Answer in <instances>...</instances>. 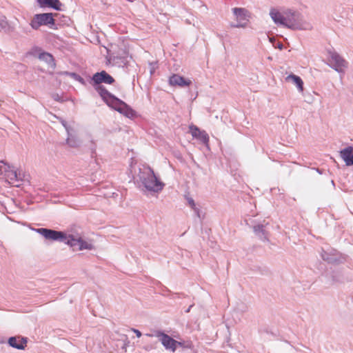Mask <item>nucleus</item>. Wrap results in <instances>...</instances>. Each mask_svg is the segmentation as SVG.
Masks as SVG:
<instances>
[{"label": "nucleus", "mask_w": 353, "mask_h": 353, "mask_svg": "<svg viewBox=\"0 0 353 353\" xmlns=\"http://www.w3.org/2000/svg\"><path fill=\"white\" fill-rule=\"evenodd\" d=\"M270 16L275 24L292 30H306L308 24L303 20L302 14L295 10L287 9L280 12L274 8L270 10Z\"/></svg>", "instance_id": "nucleus-1"}, {"label": "nucleus", "mask_w": 353, "mask_h": 353, "mask_svg": "<svg viewBox=\"0 0 353 353\" xmlns=\"http://www.w3.org/2000/svg\"><path fill=\"white\" fill-rule=\"evenodd\" d=\"M137 183L139 187L143 186L145 191L159 193L165 184L156 176L154 170L150 166L143 165L139 168Z\"/></svg>", "instance_id": "nucleus-2"}, {"label": "nucleus", "mask_w": 353, "mask_h": 353, "mask_svg": "<svg viewBox=\"0 0 353 353\" xmlns=\"http://www.w3.org/2000/svg\"><path fill=\"white\" fill-rule=\"evenodd\" d=\"M328 54V65L339 74H344L345 69L348 67L347 61L334 50H329Z\"/></svg>", "instance_id": "nucleus-3"}, {"label": "nucleus", "mask_w": 353, "mask_h": 353, "mask_svg": "<svg viewBox=\"0 0 353 353\" xmlns=\"http://www.w3.org/2000/svg\"><path fill=\"white\" fill-rule=\"evenodd\" d=\"M34 230L46 240H50L53 241H60L65 243L68 239V234L62 231H58L52 229H48L45 228H39L34 229Z\"/></svg>", "instance_id": "nucleus-4"}, {"label": "nucleus", "mask_w": 353, "mask_h": 353, "mask_svg": "<svg viewBox=\"0 0 353 353\" xmlns=\"http://www.w3.org/2000/svg\"><path fill=\"white\" fill-rule=\"evenodd\" d=\"M55 24L52 13H41L34 15L30 21V26L33 30H37L41 26H52Z\"/></svg>", "instance_id": "nucleus-5"}, {"label": "nucleus", "mask_w": 353, "mask_h": 353, "mask_svg": "<svg viewBox=\"0 0 353 353\" xmlns=\"http://www.w3.org/2000/svg\"><path fill=\"white\" fill-rule=\"evenodd\" d=\"M146 335L148 336H155L157 337H159L160 341L161 342L162 345L165 347V348L167 350H171L172 352H174L176 350V345H182V343L181 341H177L173 339L169 335L160 331H157L155 333V334H147Z\"/></svg>", "instance_id": "nucleus-6"}, {"label": "nucleus", "mask_w": 353, "mask_h": 353, "mask_svg": "<svg viewBox=\"0 0 353 353\" xmlns=\"http://www.w3.org/2000/svg\"><path fill=\"white\" fill-rule=\"evenodd\" d=\"M65 244L68 245L71 248H72L74 250L75 249L76 246H78L79 250H92L94 246L92 244L89 243L80 236H75L73 234H68V239L67 241H65Z\"/></svg>", "instance_id": "nucleus-7"}, {"label": "nucleus", "mask_w": 353, "mask_h": 353, "mask_svg": "<svg viewBox=\"0 0 353 353\" xmlns=\"http://www.w3.org/2000/svg\"><path fill=\"white\" fill-rule=\"evenodd\" d=\"M114 81V79L105 70L96 72L92 77H90L89 80L90 84L96 85H101L103 83L112 84Z\"/></svg>", "instance_id": "nucleus-8"}, {"label": "nucleus", "mask_w": 353, "mask_h": 353, "mask_svg": "<svg viewBox=\"0 0 353 353\" xmlns=\"http://www.w3.org/2000/svg\"><path fill=\"white\" fill-rule=\"evenodd\" d=\"M110 107L121 114H123L128 118H132L136 115V112L130 106H129L127 103L119 98Z\"/></svg>", "instance_id": "nucleus-9"}, {"label": "nucleus", "mask_w": 353, "mask_h": 353, "mask_svg": "<svg viewBox=\"0 0 353 353\" xmlns=\"http://www.w3.org/2000/svg\"><path fill=\"white\" fill-rule=\"evenodd\" d=\"M28 54L34 57H37L41 61H45L49 65H55L53 56L48 52H42L40 48H32L31 50L28 52Z\"/></svg>", "instance_id": "nucleus-10"}, {"label": "nucleus", "mask_w": 353, "mask_h": 353, "mask_svg": "<svg viewBox=\"0 0 353 353\" xmlns=\"http://www.w3.org/2000/svg\"><path fill=\"white\" fill-rule=\"evenodd\" d=\"M96 91L101 96L102 99L106 103L108 106L112 105L118 99L114 95L111 94L103 85H92Z\"/></svg>", "instance_id": "nucleus-11"}, {"label": "nucleus", "mask_w": 353, "mask_h": 353, "mask_svg": "<svg viewBox=\"0 0 353 353\" xmlns=\"http://www.w3.org/2000/svg\"><path fill=\"white\" fill-rule=\"evenodd\" d=\"M8 343L10 346L17 350H24L27 346L28 339L21 336H11Z\"/></svg>", "instance_id": "nucleus-12"}, {"label": "nucleus", "mask_w": 353, "mask_h": 353, "mask_svg": "<svg viewBox=\"0 0 353 353\" xmlns=\"http://www.w3.org/2000/svg\"><path fill=\"white\" fill-rule=\"evenodd\" d=\"M169 84L172 86L186 87L192 84V81L180 76L179 74H172L169 78Z\"/></svg>", "instance_id": "nucleus-13"}, {"label": "nucleus", "mask_w": 353, "mask_h": 353, "mask_svg": "<svg viewBox=\"0 0 353 353\" xmlns=\"http://www.w3.org/2000/svg\"><path fill=\"white\" fill-rule=\"evenodd\" d=\"M190 131L193 137L199 139L203 143L207 144L208 143L209 136L205 131H201L198 127L193 125L190 126Z\"/></svg>", "instance_id": "nucleus-14"}, {"label": "nucleus", "mask_w": 353, "mask_h": 353, "mask_svg": "<svg viewBox=\"0 0 353 353\" xmlns=\"http://www.w3.org/2000/svg\"><path fill=\"white\" fill-rule=\"evenodd\" d=\"M340 157L347 166L353 165V146H347L340 151Z\"/></svg>", "instance_id": "nucleus-15"}, {"label": "nucleus", "mask_w": 353, "mask_h": 353, "mask_svg": "<svg viewBox=\"0 0 353 353\" xmlns=\"http://www.w3.org/2000/svg\"><path fill=\"white\" fill-rule=\"evenodd\" d=\"M253 231L256 236L263 241H269V232L266 230V225L258 224L253 226Z\"/></svg>", "instance_id": "nucleus-16"}, {"label": "nucleus", "mask_w": 353, "mask_h": 353, "mask_svg": "<svg viewBox=\"0 0 353 353\" xmlns=\"http://www.w3.org/2000/svg\"><path fill=\"white\" fill-rule=\"evenodd\" d=\"M128 52L124 51L123 54L110 56V60L112 61L114 65L123 67L128 63Z\"/></svg>", "instance_id": "nucleus-17"}, {"label": "nucleus", "mask_w": 353, "mask_h": 353, "mask_svg": "<svg viewBox=\"0 0 353 353\" xmlns=\"http://www.w3.org/2000/svg\"><path fill=\"white\" fill-rule=\"evenodd\" d=\"M40 7L51 8L56 10H61V3L59 0H37Z\"/></svg>", "instance_id": "nucleus-18"}, {"label": "nucleus", "mask_w": 353, "mask_h": 353, "mask_svg": "<svg viewBox=\"0 0 353 353\" xmlns=\"http://www.w3.org/2000/svg\"><path fill=\"white\" fill-rule=\"evenodd\" d=\"M6 177L9 180V183L16 187H19L21 183H16V178H17V170L7 169L5 172Z\"/></svg>", "instance_id": "nucleus-19"}, {"label": "nucleus", "mask_w": 353, "mask_h": 353, "mask_svg": "<svg viewBox=\"0 0 353 353\" xmlns=\"http://www.w3.org/2000/svg\"><path fill=\"white\" fill-rule=\"evenodd\" d=\"M232 12L236 20H245L248 17V10L242 8H234Z\"/></svg>", "instance_id": "nucleus-20"}, {"label": "nucleus", "mask_w": 353, "mask_h": 353, "mask_svg": "<svg viewBox=\"0 0 353 353\" xmlns=\"http://www.w3.org/2000/svg\"><path fill=\"white\" fill-rule=\"evenodd\" d=\"M286 81H292L300 92L303 90V82L300 77L291 74L286 77Z\"/></svg>", "instance_id": "nucleus-21"}, {"label": "nucleus", "mask_w": 353, "mask_h": 353, "mask_svg": "<svg viewBox=\"0 0 353 353\" xmlns=\"http://www.w3.org/2000/svg\"><path fill=\"white\" fill-rule=\"evenodd\" d=\"M68 134L66 139V143L71 148H77L80 145V141L74 134H72L71 132Z\"/></svg>", "instance_id": "nucleus-22"}, {"label": "nucleus", "mask_w": 353, "mask_h": 353, "mask_svg": "<svg viewBox=\"0 0 353 353\" xmlns=\"http://www.w3.org/2000/svg\"><path fill=\"white\" fill-rule=\"evenodd\" d=\"M63 74L72 77L73 79L77 81L83 85H86V82L84 79L75 72H64Z\"/></svg>", "instance_id": "nucleus-23"}, {"label": "nucleus", "mask_w": 353, "mask_h": 353, "mask_svg": "<svg viewBox=\"0 0 353 353\" xmlns=\"http://www.w3.org/2000/svg\"><path fill=\"white\" fill-rule=\"evenodd\" d=\"M12 28L10 26L9 23L6 19H2L0 20V31H3L6 33H9L12 31Z\"/></svg>", "instance_id": "nucleus-24"}, {"label": "nucleus", "mask_w": 353, "mask_h": 353, "mask_svg": "<svg viewBox=\"0 0 353 353\" xmlns=\"http://www.w3.org/2000/svg\"><path fill=\"white\" fill-rule=\"evenodd\" d=\"M321 257L323 261H327L329 263H336L338 261V260L336 258L331 256L330 254L327 253L326 252H323L321 254Z\"/></svg>", "instance_id": "nucleus-25"}, {"label": "nucleus", "mask_w": 353, "mask_h": 353, "mask_svg": "<svg viewBox=\"0 0 353 353\" xmlns=\"http://www.w3.org/2000/svg\"><path fill=\"white\" fill-rule=\"evenodd\" d=\"M187 201L190 208L194 211L198 217H200V210L196 206L194 199L191 197H187Z\"/></svg>", "instance_id": "nucleus-26"}, {"label": "nucleus", "mask_w": 353, "mask_h": 353, "mask_svg": "<svg viewBox=\"0 0 353 353\" xmlns=\"http://www.w3.org/2000/svg\"><path fill=\"white\" fill-rule=\"evenodd\" d=\"M10 168V165L4 163L3 161H0V174H3L7 171V169Z\"/></svg>", "instance_id": "nucleus-27"}, {"label": "nucleus", "mask_w": 353, "mask_h": 353, "mask_svg": "<svg viewBox=\"0 0 353 353\" xmlns=\"http://www.w3.org/2000/svg\"><path fill=\"white\" fill-rule=\"evenodd\" d=\"M17 178H16V183H21L23 181L24 174L20 171H17Z\"/></svg>", "instance_id": "nucleus-28"}, {"label": "nucleus", "mask_w": 353, "mask_h": 353, "mask_svg": "<svg viewBox=\"0 0 353 353\" xmlns=\"http://www.w3.org/2000/svg\"><path fill=\"white\" fill-rule=\"evenodd\" d=\"M61 124L65 128L67 133H69L70 132L72 131V128L68 124V123L64 121L63 119H61Z\"/></svg>", "instance_id": "nucleus-29"}, {"label": "nucleus", "mask_w": 353, "mask_h": 353, "mask_svg": "<svg viewBox=\"0 0 353 353\" xmlns=\"http://www.w3.org/2000/svg\"><path fill=\"white\" fill-rule=\"evenodd\" d=\"M182 343V345H179V346L182 347H184V348H188V349H191L192 347V344L191 342H181Z\"/></svg>", "instance_id": "nucleus-30"}, {"label": "nucleus", "mask_w": 353, "mask_h": 353, "mask_svg": "<svg viewBox=\"0 0 353 353\" xmlns=\"http://www.w3.org/2000/svg\"><path fill=\"white\" fill-rule=\"evenodd\" d=\"M132 330L133 331V332H134L136 334L137 337L139 338L141 336L142 334L139 330L134 329V328H132Z\"/></svg>", "instance_id": "nucleus-31"}, {"label": "nucleus", "mask_w": 353, "mask_h": 353, "mask_svg": "<svg viewBox=\"0 0 353 353\" xmlns=\"http://www.w3.org/2000/svg\"><path fill=\"white\" fill-rule=\"evenodd\" d=\"M236 28H245L246 26V23H237L235 24Z\"/></svg>", "instance_id": "nucleus-32"}, {"label": "nucleus", "mask_w": 353, "mask_h": 353, "mask_svg": "<svg viewBox=\"0 0 353 353\" xmlns=\"http://www.w3.org/2000/svg\"><path fill=\"white\" fill-rule=\"evenodd\" d=\"M276 48H278L279 49L282 50V49H283V43H281V42H278V43H276Z\"/></svg>", "instance_id": "nucleus-33"}, {"label": "nucleus", "mask_w": 353, "mask_h": 353, "mask_svg": "<svg viewBox=\"0 0 353 353\" xmlns=\"http://www.w3.org/2000/svg\"><path fill=\"white\" fill-rule=\"evenodd\" d=\"M53 98H54V100H56L57 101H60V97L59 96V94H54L53 96Z\"/></svg>", "instance_id": "nucleus-34"}, {"label": "nucleus", "mask_w": 353, "mask_h": 353, "mask_svg": "<svg viewBox=\"0 0 353 353\" xmlns=\"http://www.w3.org/2000/svg\"><path fill=\"white\" fill-rule=\"evenodd\" d=\"M314 169L320 174H322L323 172V170H320L319 168H314Z\"/></svg>", "instance_id": "nucleus-35"}, {"label": "nucleus", "mask_w": 353, "mask_h": 353, "mask_svg": "<svg viewBox=\"0 0 353 353\" xmlns=\"http://www.w3.org/2000/svg\"><path fill=\"white\" fill-rule=\"evenodd\" d=\"M194 304H192L189 306V307L185 311L186 313H188L190 312L191 308L193 307Z\"/></svg>", "instance_id": "nucleus-36"}, {"label": "nucleus", "mask_w": 353, "mask_h": 353, "mask_svg": "<svg viewBox=\"0 0 353 353\" xmlns=\"http://www.w3.org/2000/svg\"><path fill=\"white\" fill-rule=\"evenodd\" d=\"M230 26H231L232 28H236V26H235V23H231Z\"/></svg>", "instance_id": "nucleus-37"}, {"label": "nucleus", "mask_w": 353, "mask_h": 353, "mask_svg": "<svg viewBox=\"0 0 353 353\" xmlns=\"http://www.w3.org/2000/svg\"><path fill=\"white\" fill-rule=\"evenodd\" d=\"M331 184H332L334 186L335 185V184H334V181L333 180H332V181H331Z\"/></svg>", "instance_id": "nucleus-38"}, {"label": "nucleus", "mask_w": 353, "mask_h": 353, "mask_svg": "<svg viewBox=\"0 0 353 353\" xmlns=\"http://www.w3.org/2000/svg\"><path fill=\"white\" fill-rule=\"evenodd\" d=\"M332 278H333V280H334V281H339L338 279H336L334 278V276H332Z\"/></svg>", "instance_id": "nucleus-39"}]
</instances>
